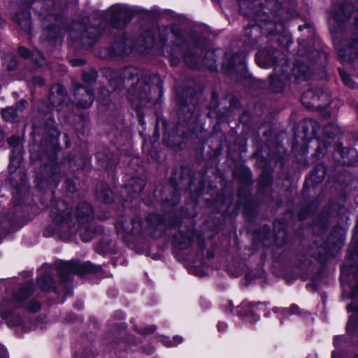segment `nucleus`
Instances as JSON below:
<instances>
[{
  "label": "nucleus",
  "mask_w": 358,
  "mask_h": 358,
  "mask_svg": "<svg viewBox=\"0 0 358 358\" xmlns=\"http://www.w3.org/2000/svg\"><path fill=\"white\" fill-rule=\"evenodd\" d=\"M51 216L58 225L60 234H70L77 231L78 227L88 222L93 215L92 207L88 203H79L74 216L70 215L71 210L64 202H59L51 209Z\"/></svg>",
  "instance_id": "f257e3e1"
},
{
  "label": "nucleus",
  "mask_w": 358,
  "mask_h": 358,
  "mask_svg": "<svg viewBox=\"0 0 358 358\" xmlns=\"http://www.w3.org/2000/svg\"><path fill=\"white\" fill-rule=\"evenodd\" d=\"M33 292V283L27 282L24 287L20 288L12 301L2 302L0 304V315L1 317L7 319L10 317L14 309L19 308L22 304L23 301L28 298Z\"/></svg>",
  "instance_id": "f03ea898"
},
{
  "label": "nucleus",
  "mask_w": 358,
  "mask_h": 358,
  "mask_svg": "<svg viewBox=\"0 0 358 358\" xmlns=\"http://www.w3.org/2000/svg\"><path fill=\"white\" fill-rule=\"evenodd\" d=\"M58 272L62 279H67V275L71 273H77L83 275L85 273L95 272L99 269V266H96L90 262L80 264L76 261H70L62 263L58 266Z\"/></svg>",
  "instance_id": "7ed1b4c3"
},
{
  "label": "nucleus",
  "mask_w": 358,
  "mask_h": 358,
  "mask_svg": "<svg viewBox=\"0 0 358 358\" xmlns=\"http://www.w3.org/2000/svg\"><path fill=\"white\" fill-rule=\"evenodd\" d=\"M110 22L117 27L124 26L132 17L131 11L124 5H113L108 10Z\"/></svg>",
  "instance_id": "20e7f679"
},
{
  "label": "nucleus",
  "mask_w": 358,
  "mask_h": 358,
  "mask_svg": "<svg viewBox=\"0 0 358 358\" xmlns=\"http://www.w3.org/2000/svg\"><path fill=\"white\" fill-rule=\"evenodd\" d=\"M74 96L76 99V105L83 108L90 107L94 101V93L88 88L80 85L76 86Z\"/></svg>",
  "instance_id": "39448f33"
},
{
  "label": "nucleus",
  "mask_w": 358,
  "mask_h": 358,
  "mask_svg": "<svg viewBox=\"0 0 358 358\" xmlns=\"http://www.w3.org/2000/svg\"><path fill=\"white\" fill-rule=\"evenodd\" d=\"M67 99L64 88L60 85H53L50 92L49 100L54 106H60Z\"/></svg>",
  "instance_id": "423d86ee"
},
{
  "label": "nucleus",
  "mask_w": 358,
  "mask_h": 358,
  "mask_svg": "<svg viewBox=\"0 0 358 358\" xmlns=\"http://www.w3.org/2000/svg\"><path fill=\"white\" fill-rule=\"evenodd\" d=\"M117 229L121 228L129 234H136L141 229V222L138 218L122 220L117 225Z\"/></svg>",
  "instance_id": "0eeeda50"
},
{
  "label": "nucleus",
  "mask_w": 358,
  "mask_h": 358,
  "mask_svg": "<svg viewBox=\"0 0 358 358\" xmlns=\"http://www.w3.org/2000/svg\"><path fill=\"white\" fill-rule=\"evenodd\" d=\"M275 52L271 50L261 51L257 54V64L262 68H268L275 63V57H274Z\"/></svg>",
  "instance_id": "6e6552de"
},
{
  "label": "nucleus",
  "mask_w": 358,
  "mask_h": 358,
  "mask_svg": "<svg viewBox=\"0 0 358 358\" xmlns=\"http://www.w3.org/2000/svg\"><path fill=\"white\" fill-rule=\"evenodd\" d=\"M348 311L355 312V315H352L348 322L347 331L350 334H358V321L357 317H358V306H355L352 304L347 306Z\"/></svg>",
  "instance_id": "1a4fd4ad"
},
{
  "label": "nucleus",
  "mask_w": 358,
  "mask_h": 358,
  "mask_svg": "<svg viewBox=\"0 0 358 358\" xmlns=\"http://www.w3.org/2000/svg\"><path fill=\"white\" fill-rule=\"evenodd\" d=\"M127 39L124 36H120L117 39L112 45V53L115 56L123 57L128 54L126 48Z\"/></svg>",
  "instance_id": "9d476101"
},
{
  "label": "nucleus",
  "mask_w": 358,
  "mask_h": 358,
  "mask_svg": "<svg viewBox=\"0 0 358 358\" xmlns=\"http://www.w3.org/2000/svg\"><path fill=\"white\" fill-rule=\"evenodd\" d=\"M145 185V181L142 178H132L128 182L126 186V190L128 193L137 194L143 190Z\"/></svg>",
  "instance_id": "9b49d317"
},
{
  "label": "nucleus",
  "mask_w": 358,
  "mask_h": 358,
  "mask_svg": "<svg viewBox=\"0 0 358 358\" xmlns=\"http://www.w3.org/2000/svg\"><path fill=\"white\" fill-rule=\"evenodd\" d=\"M18 52L20 56L24 58H29L31 57L33 61H34L38 65L43 64V57L41 53L38 51H34L33 52H30V51L26 48L25 47L20 46L18 48Z\"/></svg>",
  "instance_id": "f8f14e48"
},
{
  "label": "nucleus",
  "mask_w": 358,
  "mask_h": 358,
  "mask_svg": "<svg viewBox=\"0 0 358 358\" xmlns=\"http://www.w3.org/2000/svg\"><path fill=\"white\" fill-rule=\"evenodd\" d=\"M140 73V71L135 67H128L125 69L122 72V76L124 78V80H134L135 78H137V83L139 85L141 83H143L144 81L143 78H138V76Z\"/></svg>",
  "instance_id": "ddd939ff"
},
{
  "label": "nucleus",
  "mask_w": 358,
  "mask_h": 358,
  "mask_svg": "<svg viewBox=\"0 0 358 358\" xmlns=\"http://www.w3.org/2000/svg\"><path fill=\"white\" fill-rule=\"evenodd\" d=\"M37 284L42 290L49 291L53 289L55 282L51 276L44 275L38 279Z\"/></svg>",
  "instance_id": "4468645a"
},
{
  "label": "nucleus",
  "mask_w": 358,
  "mask_h": 358,
  "mask_svg": "<svg viewBox=\"0 0 358 358\" xmlns=\"http://www.w3.org/2000/svg\"><path fill=\"white\" fill-rule=\"evenodd\" d=\"M2 117L7 122H14L17 115L16 109L12 106L1 110Z\"/></svg>",
  "instance_id": "2eb2a0df"
},
{
  "label": "nucleus",
  "mask_w": 358,
  "mask_h": 358,
  "mask_svg": "<svg viewBox=\"0 0 358 358\" xmlns=\"http://www.w3.org/2000/svg\"><path fill=\"white\" fill-rule=\"evenodd\" d=\"M293 71L298 80H306L308 77V68L305 65H302L301 66H296Z\"/></svg>",
  "instance_id": "dca6fc26"
},
{
  "label": "nucleus",
  "mask_w": 358,
  "mask_h": 358,
  "mask_svg": "<svg viewBox=\"0 0 358 358\" xmlns=\"http://www.w3.org/2000/svg\"><path fill=\"white\" fill-rule=\"evenodd\" d=\"M324 132L327 137L333 138L340 133V130L338 126L329 124L324 127Z\"/></svg>",
  "instance_id": "f3484780"
},
{
  "label": "nucleus",
  "mask_w": 358,
  "mask_h": 358,
  "mask_svg": "<svg viewBox=\"0 0 358 358\" xmlns=\"http://www.w3.org/2000/svg\"><path fill=\"white\" fill-rule=\"evenodd\" d=\"M343 153L347 155H349L352 159L350 160L344 159L343 163L347 165H353L355 163L357 162L358 155L357 151L355 149H349L346 152L343 151Z\"/></svg>",
  "instance_id": "a211bd4d"
},
{
  "label": "nucleus",
  "mask_w": 358,
  "mask_h": 358,
  "mask_svg": "<svg viewBox=\"0 0 358 358\" xmlns=\"http://www.w3.org/2000/svg\"><path fill=\"white\" fill-rule=\"evenodd\" d=\"M83 78L87 83H92L96 79V73L94 70H88L83 73Z\"/></svg>",
  "instance_id": "6ab92c4d"
},
{
  "label": "nucleus",
  "mask_w": 358,
  "mask_h": 358,
  "mask_svg": "<svg viewBox=\"0 0 358 358\" xmlns=\"http://www.w3.org/2000/svg\"><path fill=\"white\" fill-rule=\"evenodd\" d=\"M111 192L110 191L100 192L97 193V197L101 201L104 203H110L111 201L110 198Z\"/></svg>",
  "instance_id": "aec40b11"
},
{
  "label": "nucleus",
  "mask_w": 358,
  "mask_h": 358,
  "mask_svg": "<svg viewBox=\"0 0 358 358\" xmlns=\"http://www.w3.org/2000/svg\"><path fill=\"white\" fill-rule=\"evenodd\" d=\"M94 232L91 229H85L81 233L82 240L85 242L90 241L94 236Z\"/></svg>",
  "instance_id": "412c9836"
},
{
  "label": "nucleus",
  "mask_w": 358,
  "mask_h": 358,
  "mask_svg": "<svg viewBox=\"0 0 358 358\" xmlns=\"http://www.w3.org/2000/svg\"><path fill=\"white\" fill-rule=\"evenodd\" d=\"M339 73H340V76L343 80V81L344 82V83L348 85V86H350V87H353V84H352V80L350 79V78L348 76V75L347 73H345L342 70H340L339 71Z\"/></svg>",
  "instance_id": "4be33fe9"
},
{
  "label": "nucleus",
  "mask_w": 358,
  "mask_h": 358,
  "mask_svg": "<svg viewBox=\"0 0 358 358\" xmlns=\"http://www.w3.org/2000/svg\"><path fill=\"white\" fill-rule=\"evenodd\" d=\"M27 308L29 311L35 313L40 310L41 305L37 301H31L29 303Z\"/></svg>",
  "instance_id": "5701e85b"
},
{
  "label": "nucleus",
  "mask_w": 358,
  "mask_h": 358,
  "mask_svg": "<svg viewBox=\"0 0 358 358\" xmlns=\"http://www.w3.org/2000/svg\"><path fill=\"white\" fill-rule=\"evenodd\" d=\"M313 96V92L312 90L306 92L301 96V101L303 104H306L307 107H311L313 104H310L306 101V99L310 98Z\"/></svg>",
  "instance_id": "b1692460"
},
{
  "label": "nucleus",
  "mask_w": 358,
  "mask_h": 358,
  "mask_svg": "<svg viewBox=\"0 0 358 358\" xmlns=\"http://www.w3.org/2000/svg\"><path fill=\"white\" fill-rule=\"evenodd\" d=\"M86 31L88 34H92L93 36H90V37H92L94 39L98 38L99 34H100L99 29L98 28H94V27L88 28Z\"/></svg>",
  "instance_id": "393cba45"
},
{
  "label": "nucleus",
  "mask_w": 358,
  "mask_h": 358,
  "mask_svg": "<svg viewBox=\"0 0 358 358\" xmlns=\"http://www.w3.org/2000/svg\"><path fill=\"white\" fill-rule=\"evenodd\" d=\"M8 143L10 145L15 147L20 143V138L17 136H12L8 139Z\"/></svg>",
  "instance_id": "a878e982"
},
{
  "label": "nucleus",
  "mask_w": 358,
  "mask_h": 358,
  "mask_svg": "<svg viewBox=\"0 0 358 358\" xmlns=\"http://www.w3.org/2000/svg\"><path fill=\"white\" fill-rule=\"evenodd\" d=\"M271 178L268 175L262 174L260 178V182L262 185H267L270 183Z\"/></svg>",
  "instance_id": "bb28decb"
},
{
  "label": "nucleus",
  "mask_w": 358,
  "mask_h": 358,
  "mask_svg": "<svg viewBox=\"0 0 358 358\" xmlns=\"http://www.w3.org/2000/svg\"><path fill=\"white\" fill-rule=\"evenodd\" d=\"M156 330L155 326H150L145 328L144 329L139 330V332L142 334H150L153 333Z\"/></svg>",
  "instance_id": "cd10ccee"
},
{
  "label": "nucleus",
  "mask_w": 358,
  "mask_h": 358,
  "mask_svg": "<svg viewBox=\"0 0 358 358\" xmlns=\"http://www.w3.org/2000/svg\"><path fill=\"white\" fill-rule=\"evenodd\" d=\"M70 64L73 66H81L85 64V60L83 59H73L70 60Z\"/></svg>",
  "instance_id": "c85d7f7f"
},
{
  "label": "nucleus",
  "mask_w": 358,
  "mask_h": 358,
  "mask_svg": "<svg viewBox=\"0 0 358 358\" xmlns=\"http://www.w3.org/2000/svg\"><path fill=\"white\" fill-rule=\"evenodd\" d=\"M28 106V102L24 100V99H22L17 105V107L18 108V110H20V111L23 110L24 108H26Z\"/></svg>",
  "instance_id": "c756f323"
},
{
  "label": "nucleus",
  "mask_w": 358,
  "mask_h": 358,
  "mask_svg": "<svg viewBox=\"0 0 358 358\" xmlns=\"http://www.w3.org/2000/svg\"><path fill=\"white\" fill-rule=\"evenodd\" d=\"M185 61L189 67H191V68L195 67L194 58L192 61V59L189 58V57L187 55V54H186L185 55Z\"/></svg>",
  "instance_id": "7c9ffc66"
},
{
  "label": "nucleus",
  "mask_w": 358,
  "mask_h": 358,
  "mask_svg": "<svg viewBox=\"0 0 358 358\" xmlns=\"http://www.w3.org/2000/svg\"><path fill=\"white\" fill-rule=\"evenodd\" d=\"M35 85L42 86L44 85V80L41 77H36L33 79Z\"/></svg>",
  "instance_id": "2f4dec72"
},
{
  "label": "nucleus",
  "mask_w": 358,
  "mask_h": 358,
  "mask_svg": "<svg viewBox=\"0 0 358 358\" xmlns=\"http://www.w3.org/2000/svg\"><path fill=\"white\" fill-rule=\"evenodd\" d=\"M0 358H8L6 350L2 345H0Z\"/></svg>",
  "instance_id": "473e14b6"
},
{
  "label": "nucleus",
  "mask_w": 358,
  "mask_h": 358,
  "mask_svg": "<svg viewBox=\"0 0 358 358\" xmlns=\"http://www.w3.org/2000/svg\"><path fill=\"white\" fill-rule=\"evenodd\" d=\"M289 312L291 314H296L299 313V307L297 306L293 305L289 308Z\"/></svg>",
  "instance_id": "72a5a7b5"
},
{
  "label": "nucleus",
  "mask_w": 358,
  "mask_h": 358,
  "mask_svg": "<svg viewBox=\"0 0 358 358\" xmlns=\"http://www.w3.org/2000/svg\"><path fill=\"white\" fill-rule=\"evenodd\" d=\"M191 242V240L189 238H185V241L184 243H180V245H181L182 248H186Z\"/></svg>",
  "instance_id": "f704fd0d"
},
{
  "label": "nucleus",
  "mask_w": 358,
  "mask_h": 358,
  "mask_svg": "<svg viewBox=\"0 0 358 358\" xmlns=\"http://www.w3.org/2000/svg\"><path fill=\"white\" fill-rule=\"evenodd\" d=\"M173 341L176 343L175 345H178L179 343H181L182 341V338L178 336H176L173 338Z\"/></svg>",
  "instance_id": "c9c22d12"
},
{
  "label": "nucleus",
  "mask_w": 358,
  "mask_h": 358,
  "mask_svg": "<svg viewBox=\"0 0 358 358\" xmlns=\"http://www.w3.org/2000/svg\"><path fill=\"white\" fill-rule=\"evenodd\" d=\"M183 42V37L180 35L177 36V45H180V43Z\"/></svg>",
  "instance_id": "e433bc0d"
},
{
  "label": "nucleus",
  "mask_w": 358,
  "mask_h": 358,
  "mask_svg": "<svg viewBox=\"0 0 358 358\" xmlns=\"http://www.w3.org/2000/svg\"><path fill=\"white\" fill-rule=\"evenodd\" d=\"M68 189L70 192H74L76 190V187L74 185L69 184L68 186Z\"/></svg>",
  "instance_id": "4c0bfd02"
},
{
  "label": "nucleus",
  "mask_w": 358,
  "mask_h": 358,
  "mask_svg": "<svg viewBox=\"0 0 358 358\" xmlns=\"http://www.w3.org/2000/svg\"><path fill=\"white\" fill-rule=\"evenodd\" d=\"M217 327H218V330H219V331H222V330L224 329V327H225V324H224L220 323V324H218Z\"/></svg>",
  "instance_id": "58836bf2"
},
{
  "label": "nucleus",
  "mask_w": 358,
  "mask_h": 358,
  "mask_svg": "<svg viewBox=\"0 0 358 358\" xmlns=\"http://www.w3.org/2000/svg\"><path fill=\"white\" fill-rule=\"evenodd\" d=\"M157 215H150V216L148 217V221H151V220H152V219L157 218Z\"/></svg>",
  "instance_id": "ea45409f"
},
{
  "label": "nucleus",
  "mask_w": 358,
  "mask_h": 358,
  "mask_svg": "<svg viewBox=\"0 0 358 358\" xmlns=\"http://www.w3.org/2000/svg\"><path fill=\"white\" fill-rule=\"evenodd\" d=\"M341 337H338H338L335 338V339H334V343H335L336 344H337V343H338V341H339V340H341Z\"/></svg>",
  "instance_id": "a19ab883"
},
{
  "label": "nucleus",
  "mask_w": 358,
  "mask_h": 358,
  "mask_svg": "<svg viewBox=\"0 0 358 358\" xmlns=\"http://www.w3.org/2000/svg\"><path fill=\"white\" fill-rule=\"evenodd\" d=\"M173 64H176L178 62V59H174L173 58L171 59Z\"/></svg>",
  "instance_id": "79ce46f5"
},
{
  "label": "nucleus",
  "mask_w": 358,
  "mask_h": 358,
  "mask_svg": "<svg viewBox=\"0 0 358 358\" xmlns=\"http://www.w3.org/2000/svg\"><path fill=\"white\" fill-rule=\"evenodd\" d=\"M332 358H336V353L335 352L332 353Z\"/></svg>",
  "instance_id": "37998d69"
},
{
  "label": "nucleus",
  "mask_w": 358,
  "mask_h": 358,
  "mask_svg": "<svg viewBox=\"0 0 358 358\" xmlns=\"http://www.w3.org/2000/svg\"><path fill=\"white\" fill-rule=\"evenodd\" d=\"M273 83H274V78H271V84L273 85Z\"/></svg>",
  "instance_id": "c03bdc74"
},
{
  "label": "nucleus",
  "mask_w": 358,
  "mask_h": 358,
  "mask_svg": "<svg viewBox=\"0 0 358 358\" xmlns=\"http://www.w3.org/2000/svg\"><path fill=\"white\" fill-rule=\"evenodd\" d=\"M147 90H149V87H148V85H146V86H145V91H146Z\"/></svg>",
  "instance_id": "a18cd8bd"
},
{
  "label": "nucleus",
  "mask_w": 358,
  "mask_h": 358,
  "mask_svg": "<svg viewBox=\"0 0 358 358\" xmlns=\"http://www.w3.org/2000/svg\"><path fill=\"white\" fill-rule=\"evenodd\" d=\"M3 22L2 19L1 18V20H0V25H1V24H3Z\"/></svg>",
  "instance_id": "49530a36"
},
{
  "label": "nucleus",
  "mask_w": 358,
  "mask_h": 358,
  "mask_svg": "<svg viewBox=\"0 0 358 358\" xmlns=\"http://www.w3.org/2000/svg\"><path fill=\"white\" fill-rule=\"evenodd\" d=\"M313 98V100L317 99V98L315 96Z\"/></svg>",
  "instance_id": "de8ad7c7"
},
{
  "label": "nucleus",
  "mask_w": 358,
  "mask_h": 358,
  "mask_svg": "<svg viewBox=\"0 0 358 358\" xmlns=\"http://www.w3.org/2000/svg\"><path fill=\"white\" fill-rule=\"evenodd\" d=\"M173 345H174L171 344V343H170L169 345H168V346H173Z\"/></svg>",
  "instance_id": "09e8293b"
},
{
  "label": "nucleus",
  "mask_w": 358,
  "mask_h": 358,
  "mask_svg": "<svg viewBox=\"0 0 358 358\" xmlns=\"http://www.w3.org/2000/svg\"><path fill=\"white\" fill-rule=\"evenodd\" d=\"M18 324H20V322H18L17 324H15V325H18Z\"/></svg>",
  "instance_id": "8fccbe9b"
},
{
  "label": "nucleus",
  "mask_w": 358,
  "mask_h": 358,
  "mask_svg": "<svg viewBox=\"0 0 358 358\" xmlns=\"http://www.w3.org/2000/svg\"><path fill=\"white\" fill-rule=\"evenodd\" d=\"M357 48H358V47H357ZM357 58H358V52H357Z\"/></svg>",
  "instance_id": "3c124183"
},
{
  "label": "nucleus",
  "mask_w": 358,
  "mask_h": 358,
  "mask_svg": "<svg viewBox=\"0 0 358 358\" xmlns=\"http://www.w3.org/2000/svg\"><path fill=\"white\" fill-rule=\"evenodd\" d=\"M357 358H358V357H357Z\"/></svg>",
  "instance_id": "603ef678"
}]
</instances>
